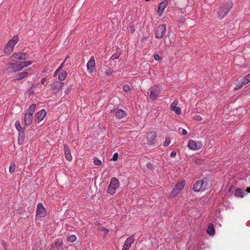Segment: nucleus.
I'll list each match as a JSON object with an SVG mask.
<instances>
[{"label": "nucleus", "instance_id": "nucleus-25", "mask_svg": "<svg viewBox=\"0 0 250 250\" xmlns=\"http://www.w3.org/2000/svg\"><path fill=\"white\" fill-rule=\"evenodd\" d=\"M66 76V72L65 71L63 70L59 74L58 79L61 81H62L65 80Z\"/></svg>", "mask_w": 250, "mask_h": 250}, {"label": "nucleus", "instance_id": "nucleus-41", "mask_svg": "<svg viewBox=\"0 0 250 250\" xmlns=\"http://www.w3.org/2000/svg\"><path fill=\"white\" fill-rule=\"evenodd\" d=\"M118 157V154L117 153H115L112 157V158L111 159V160L113 161H116Z\"/></svg>", "mask_w": 250, "mask_h": 250}, {"label": "nucleus", "instance_id": "nucleus-28", "mask_svg": "<svg viewBox=\"0 0 250 250\" xmlns=\"http://www.w3.org/2000/svg\"><path fill=\"white\" fill-rule=\"evenodd\" d=\"M24 138V132H21L19 134L18 142L19 144H22Z\"/></svg>", "mask_w": 250, "mask_h": 250}, {"label": "nucleus", "instance_id": "nucleus-52", "mask_svg": "<svg viewBox=\"0 0 250 250\" xmlns=\"http://www.w3.org/2000/svg\"><path fill=\"white\" fill-rule=\"evenodd\" d=\"M133 32H134V30H133V29H132V33H133Z\"/></svg>", "mask_w": 250, "mask_h": 250}, {"label": "nucleus", "instance_id": "nucleus-2", "mask_svg": "<svg viewBox=\"0 0 250 250\" xmlns=\"http://www.w3.org/2000/svg\"><path fill=\"white\" fill-rule=\"evenodd\" d=\"M232 5V2L230 1H228L221 5L217 13L218 18L222 19L224 18L229 12Z\"/></svg>", "mask_w": 250, "mask_h": 250}, {"label": "nucleus", "instance_id": "nucleus-11", "mask_svg": "<svg viewBox=\"0 0 250 250\" xmlns=\"http://www.w3.org/2000/svg\"><path fill=\"white\" fill-rule=\"evenodd\" d=\"M86 67L88 72L90 74L95 70V61L94 56L91 57L90 60L87 63Z\"/></svg>", "mask_w": 250, "mask_h": 250}, {"label": "nucleus", "instance_id": "nucleus-48", "mask_svg": "<svg viewBox=\"0 0 250 250\" xmlns=\"http://www.w3.org/2000/svg\"><path fill=\"white\" fill-rule=\"evenodd\" d=\"M46 81V79L45 78H42V80H41V83L42 84H44V83Z\"/></svg>", "mask_w": 250, "mask_h": 250}, {"label": "nucleus", "instance_id": "nucleus-5", "mask_svg": "<svg viewBox=\"0 0 250 250\" xmlns=\"http://www.w3.org/2000/svg\"><path fill=\"white\" fill-rule=\"evenodd\" d=\"M23 69V67L21 65L20 62L17 61L9 63L7 65L6 71L7 73L17 72Z\"/></svg>", "mask_w": 250, "mask_h": 250}, {"label": "nucleus", "instance_id": "nucleus-8", "mask_svg": "<svg viewBox=\"0 0 250 250\" xmlns=\"http://www.w3.org/2000/svg\"><path fill=\"white\" fill-rule=\"evenodd\" d=\"M166 26L165 24L159 25L155 31V37L157 39H162L166 33Z\"/></svg>", "mask_w": 250, "mask_h": 250}, {"label": "nucleus", "instance_id": "nucleus-7", "mask_svg": "<svg viewBox=\"0 0 250 250\" xmlns=\"http://www.w3.org/2000/svg\"><path fill=\"white\" fill-rule=\"evenodd\" d=\"M207 189V182L203 180L197 181L193 187V190L195 192H199L204 191Z\"/></svg>", "mask_w": 250, "mask_h": 250}, {"label": "nucleus", "instance_id": "nucleus-33", "mask_svg": "<svg viewBox=\"0 0 250 250\" xmlns=\"http://www.w3.org/2000/svg\"><path fill=\"white\" fill-rule=\"evenodd\" d=\"M245 84L243 83V82L242 81L241 83H239L237 84L235 87H234V90H238L240 89Z\"/></svg>", "mask_w": 250, "mask_h": 250}, {"label": "nucleus", "instance_id": "nucleus-43", "mask_svg": "<svg viewBox=\"0 0 250 250\" xmlns=\"http://www.w3.org/2000/svg\"><path fill=\"white\" fill-rule=\"evenodd\" d=\"M194 119L196 121H201L202 120V117L199 115H195L194 116Z\"/></svg>", "mask_w": 250, "mask_h": 250}, {"label": "nucleus", "instance_id": "nucleus-12", "mask_svg": "<svg viewBox=\"0 0 250 250\" xmlns=\"http://www.w3.org/2000/svg\"><path fill=\"white\" fill-rule=\"evenodd\" d=\"M135 239L133 236H131L126 239L122 250H128L131 245L134 243Z\"/></svg>", "mask_w": 250, "mask_h": 250}, {"label": "nucleus", "instance_id": "nucleus-54", "mask_svg": "<svg viewBox=\"0 0 250 250\" xmlns=\"http://www.w3.org/2000/svg\"><path fill=\"white\" fill-rule=\"evenodd\" d=\"M130 30H132V28L131 27H130Z\"/></svg>", "mask_w": 250, "mask_h": 250}, {"label": "nucleus", "instance_id": "nucleus-30", "mask_svg": "<svg viewBox=\"0 0 250 250\" xmlns=\"http://www.w3.org/2000/svg\"><path fill=\"white\" fill-rule=\"evenodd\" d=\"M32 61H25V62H20L21 65L22 67H23V68L24 67H26L30 65H31L32 63Z\"/></svg>", "mask_w": 250, "mask_h": 250}, {"label": "nucleus", "instance_id": "nucleus-34", "mask_svg": "<svg viewBox=\"0 0 250 250\" xmlns=\"http://www.w3.org/2000/svg\"><path fill=\"white\" fill-rule=\"evenodd\" d=\"M178 132L179 134L183 135H185L187 134V133H188L186 129H183L182 128H179Z\"/></svg>", "mask_w": 250, "mask_h": 250}, {"label": "nucleus", "instance_id": "nucleus-50", "mask_svg": "<svg viewBox=\"0 0 250 250\" xmlns=\"http://www.w3.org/2000/svg\"><path fill=\"white\" fill-rule=\"evenodd\" d=\"M246 191H247L248 193H250V187L246 189Z\"/></svg>", "mask_w": 250, "mask_h": 250}, {"label": "nucleus", "instance_id": "nucleus-22", "mask_svg": "<svg viewBox=\"0 0 250 250\" xmlns=\"http://www.w3.org/2000/svg\"><path fill=\"white\" fill-rule=\"evenodd\" d=\"M54 245L58 250H63L64 249L63 242L62 240L61 239H57Z\"/></svg>", "mask_w": 250, "mask_h": 250}, {"label": "nucleus", "instance_id": "nucleus-45", "mask_svg": "<svg viewBox=\"0 0 250 250\" xmlns=\"http://www.w3.org/2000/svg\"><path fill=\"white\" fill-rule=\"evenodd\" d=\"M176 155V152L175 151H172L170 153V157L174 158Z\"/></svg>", "mask_w": 250, "mask_h": 250}, {"label": "nucleus", "instance_id": "nucleus-16", "mask_svg": "<svg viewBox=\"0 0 250 250\" xmlns=\"http://www.w3.org/2000/svg\"><path fill=\"white\" fill-rule=\"evenodd\" d=\"M63 83L60 82H54L51 85L52 91L53 93H57L62 87Z\"/></svg>", "mask_w": 250, "mask_h": 250}, {"label": "nucleus", "instance_id": "nucleus-55", "mask_svg": "<svg viewBox=\"0 0 250 250\" xmlns=\"http://www.w3.org/2000/svg\"><path fill=\"white\" fill-rule=\"evenodd\" d=\"M146 0V1H149L150 0Z\"/></svg>", "mask_w": 250, "mask_h": 250}, {"label": "nucleus", "instance_id": "nucleus-14", "mask_svg": "<svg viewBox=\"0 0 250 250\" xmlns=\"http://www.w3.org/2000/svg\"><path fill=\"white\" fill-rule=\"evenodd\" d=\"M178 104V100L175 99L170 105V109L172 111L175 112L176 114L179 115L181 113V109L179 107L177 106Z\"/></svg>", "mask_w": 250, "mask_h": 250}, {"label": "nucleus", "instance_id": "nucleus-3", "mask_svg": "<svg viewBox=\"0 0 250 250\" xmlns=\"http://www.w3.org/2000/svg\"><path fill=\"white\" fill-rule=\"evenodd\" d=\"M185 181H181L178 182L173 188L170 193L168 195V198L172 199L175 198L183 190L185 185Z\"/></svg>", "mask_w": 250, "mask_h": 250}, {"label": "nucleus", "instance_id": "nucleus-53", "mask_svg": "<svg viewBox=\"0 0 250 250\" xmlns=\"http://www.w3.org/2000/svg\"><path fill=\"white\" fill-rule=\"evenodd\" d=\"M130 30H132V28L131 27H130Z\"/></svg>", "mask_w": 250, "mask_h": 250}, {"label": "nucleus", "instance_id": "nucleus-40", "mask_svg": "<svg viewBox=\"0 0 250 250\" xmlns=\"http://www.w3.org/2000/svg\"><path fill=\"white\" fill-rule=\"evenodd\" d=\"M33 250H41L40 244H36L33 248Z\"/></svg>", "mask_w": 250, "mask_h": 250}, {"label": "nucleus", "instance_id": "nucleus-21", "mask_svg": "<svg viewBox=\"0 0 250 250\" xmlns=\"http://www.w3.org/2000/svg\"><path fill=\"white\" fill-rule=\"evenodd\" d=\"M126 115V113L122 109H118L115 113L116 117L119 119H122L125 117Z\"/></svg>", "mask_w": 250, "mask_h": 250}, {"label": "nucleus", "instance_id": "nucleus-26", "mask_svg": "<svg viewBox=\"0 0 250 250\" xmlns=\"http://www.w3.org/2000/svg\"><path fill=\"white\" fill-rule=\"evenodd\" d=\"M234 195L237 197L242 198L244 196L243 190L240 188L236 189L234 193Z\"/></svg>", "mask_w": 250, "mask_h": 250}, {"label": "nucleus", "instance_id": "nucleus-42", "mask_svg": "<svg viewBox=\"0 0 250 250\" xmlns=\"http://www.w3.org/2000/svg\"><path fill=\"white\" fill-rule=\"evenodd\" d=\"M146 166L148 168H149V169H151L153 168V166H152V164L150 162L147 163Z\"/></svg>", "mask_w": 250, "mask_h": 250}, {"label": "nucleus", "instance_id": "nucleus-4", "mask_svg": "<svg viewBox=\"0 0 250 250\" xmlns=\"http://www.w3.org/2000/svg\"><path fill=\"white\" fill-rule=\"evenodd\" d=\"M19 41L17 36H14L6 44L4 48V52L7 54H9L13 50V48Z\"/></svg>", "mask_w": 250, "mask_h": 250}, {"label": "nucleus", "instance_id": "nucleus-29", "mask_svg": "<svg viewBox=\"0 0 250 250\" xmlns=\"http://www.w3.org/2000/svg\"><path fill=\"white\" fill-rule=\"evenodd\" d=\"M242 81L243 82V83L245 85L250 83V74L247 75L245 77H244Z\"/></svg>", "mask_w": 250, "mask_h": 250}, {"label": "nucleus", "instance_id": "nucleus-51", "mask_svg": "<svg viewBox=\"0 0 250 250\" xmlns=\"http://www.w3.org/2000/svg\"><path fill=\"white\" fill-rule=\"evenodd\" d=\"M2 244L5 246V242L4 241H2Z\"/></svg>", "mask_w": 250, "mask_h": 250}, {"label": "nucleus", "instance_id": "nucleus-46", "mask_svg": "<svg viewBox=\"0 0 250 250\" xmlns=\"http://www.w3.org/2000/svg\"><path fill=\"white\" fill-rule=\"evenodd\" d=\"M101 230L104 231L105 234L109 232L108 229H106V228H103L101 229Z\"/></svg>", "mask_w": 250, "mask_h": 250}, {"label": "nucleus", "instance_id": "nucleus-32", "mask_svg": "<svg viewBox=\"0 0 250 250\" xmlns=\"http://www.w3.org/2000/svg\"><path fill=\"white\" fill-rule=\"evenodd\" d=\"M16 169V165L14 163H12L10 164L9 167V172L11 173H13L14 172Z\"/></svg>", "mask_w": 250, "mask_h": 250}, {"label": "nucleus", "instance_id": "nucleus-10", "mask_svg": "<svg viewBox=\"0 0 250 250\" xmlns=\"http://www.w3.org/2000/svg\"><path fill=\"white\" fill-rule=\"evenodd\" d=\"M46 214V211L42 203H39L37 205L36 211V217H43Z\"/></svg>", "mask_w": 250, "mask_h": 250}, {"label": "nucleus", "instance_id": "nucleus-20", "mask_svg": "<svg viewBox=\"0 0 250 250\" xmlns=\"http://www.w3.org/2000/svg\"><path fill=\"white\" fill-rule=\"evenodd\" d=\"M28 74L27 71H23L18 73L16 76V78L13 80V81H20L22 80L24 78L26 77Z\"/></svg>", "mask_w": 250, "mask_h": 250}, {"label": "nucleus", "instance_id": "nucleus-39", "mask_svg": "<svg viewBox=\"0 0 250 250\" xmlns=\"http://www.w3.org/2000/svg\"><path fill=\"white\" fill-rule=\"evenodd\" d=\"M123 89L124 91L128 92V91H130V87L129 85H128V84H125L123 86Z\"/></svg>", "mask_w": 250, "mask_h": 250}, {"label": "nucleus", "instance_id": "nucleus-23", "mask_svg": "<svg viewBox=\"0 0 250 250\" xmlns=\"http://www.w3.org/2000/svg\"><path fill=\"white\" fill-rule=\"evenodd\" d=\"M188 146L190 149L196 150L198 149L196 143L192 140H189L188 144Z\"/></svg>", "mask_w": 250, "mask_h": 250}, {"label": "nucleus", "instance_id": "nucleus-31", "mask_svg": "<svg viewBox=\"0 0 250 250\" xmlns=\"http://www.w3.org/2000/svg\"><path fill=\"white\" fill-rule=\"evenodd\" d=\"M77 239V237L75 235H71L67 237V241L70 242H74Z\"/></svg>", "mask_w": 250, "mask_h": 250}, {"label": "nucleus", "instance_id": "nucleus-47", "mask_svg": "<svg viewBox=\"0 0 250 250\" xmlns=\"http://www.w3.org/2000/svg\"><path fill=\"white\" fill-rule=\"evenodd\" d=\"M66 59H65V60H64V61L62 63H61V64L60 65V66L58 68V69L59 71H60V70L62 69V68L63 67V64H64V62H65V61H66Z\"/></svg>", "mask_w": 250, "mask_h": 250}, {"label": "nucleus", "instance_id": "nucleus-6", "mask_svg": "<svg viewBox=\"0 0 250 250\" xmlns=\"http://www.w3.org/2000/svg\"><path fill=\"white\" fill-rule=\"evenodd\" d=\"M119 185L118 179L115 177L112 178L107 189L108 193L111 195L114 194L116 192V189L119 187Z\"/></svg>", "mask_w": 250, "mask_h": 250}, {"label": "nucleus", "instance_id": "nucleus-19", "mask_svg": "<svg viewBox=\"0 0 250 250\" xmlns=\"http://www.w3.org/2000/svg\"><path fill=\"white\" fill-rule=\"evenodd\" d=\"M63 148L64 150V154L66 159L69 161H71L72 159V157L71 155L70 150L69 147L66 145L64 144L63 145Z\"/></svg>", "mask_w": 250, "mask_h": 250}, {"label": "nucleus", "instance_id": "nucleus-35", "mask_svg": "<svg viewBox=\"0 0 250 250\" xmlns=\"http://www.w3.org/2000/svg\"><path fill=\"white\" fill-rule=\"evenodd\" d=\"M113 72V70L110 68H107L105 70V73L107 76H110V75H112Z\"/></svg>", "mask_w": 250, "mask_h": 250}, {"label": "nucleus", "instance_id": "nucleus-38", "mask_svg": "<svg viewBox=\"0 0 250 250\" xmlns=\"http://www.w3.org/2000/svg\"><path fill=\"white\" fill-rule=\"evenodd\" d=\"M120 56V53L117 52L114 53L113 55H112V56L110 58V59L111 60H115L116 59H118Z\"/></svg>", "mask_w": 250, "mask_h": 250}, {"label": "nucleus", "instance_id": "nucleus-1", "mask_svg": "<svg viewBox=\"0 0 250 250\" xmlns=\"http://www.w3.org/2000/svg\"><path fill=\"white\" fill-rule=\"evenodd\" d=\"M36 104H31L24 114L23 123L24 128L29 126L33 122V114L35 112Z\"/></svg>", "mask_w": 250, "mask_h": 250}, {"label": "nucleus", "instance_id": "nucleus-24", "mask_svg": "<svg viewBox=\"0 0 250 250\" xmlns=\"http://www.w3.org/2000/svg\"><path fill=\"white\" fill-rule=\"evenodd\" d=\"M207 232L208 234L210 236H213L214 235L215 229L213 225L210 224L208 226Z\"/></svg>", "mask_w": 250, "mask_h": 250}, {"label": "nucleus", "instance_id": "nucleus-13", "mask_svg": "<svg viewBox=\"0 0 250 250\" xmlns=\"http://www.w3.org/2000/svg\"><path fill=\"white\" fill-rule=\"evenodd\" d=\"M13 57L18 60H25L29 58V55L26 53L20 52L14 53Z\"/></svg>", "mask_w": 250, "mask_h": 250}, {"label": "nucleus", "instance_id": "nucleus-17", "mask_svg": "<svg viewBox=\"0 0 250 250\" xmlns=\"http://www.w3.org/2000/svg\"><path fill=\"white\" fill-rule=\"evenodd\" d=\"M168 2L167 0L161 1L158 6L157 12L159 16H162L165 8L167 6Z\"/></svg>", "mask_w": 250, "mask_h": 250}, {"label": "nucleus", "instance_id": "nucleus-36", "mask_svg": "<svg viewBox=\"0 0 250 250\" xmlns=\"http://www.w3.org/2000/svg\"><path fill=\"white\" fill-rule=\"evenodd\" d=\"M94 163L96 166H100L102 164L101 161L97 157L94 158Z\"/></svg>", "mask_w": 250, "mask_h": 250}, {"label": "nucleus", "instance_id": "nucleus-44", "mask_svg": "<svg viewBox=\"0 0 250 250\" xmlns=\"http://www.w3.org/2000/svg\"><path fill=\"white\" fill-rule=\"evenodd\" d=\"M154 59L156 61H159L161 60V57L158 54H155L154 56Z\"/></svg>", "mask_w": 250, "mask_h": 250}, {"label": "nucleus", "instance_id": "nucleus-49", "mask_svg": "<svg viewBox=\"0 0 250 250\" xmlns=\"http://www.w3.org/2000/svg\"><path fill=\"white\" fill-rule=\"evenodd\" d=\"M60 71L57 69L54 72V76H56L59 73Z\"/></svg>", "mask_w": 250, "mask_h": 250}, {"label": "nucleus", "instance_id": "nucleus-37", "mask_svg": "<svg viewBox=\"0 0 250 250\" xmlns=\"http://www.w3.org/2000/svg\"><path fill=\"white\" fill-rule=\"evenodd\" d=\"M170 139L169 137H167L166 138L165 142L163 143V146H168L170 143Z\"/></svg>", "mask_w": 250, "mask_h": 250}, {"label": "nucleus", "instance_id": "nucleus-15", "mask_svg": "<svg viewBox=\"0 0 250 250\" xmlns=\"http://www.w3.org/2000/svg\"><path fill=\"white\" fill-rule=\"evenodd\" d=\"M156 133L155 132H148L146 135V139L149 145H153L155 142Z\"/></svg>", "mask_w": 250, "mask_h": 250}, {"label": "nucleus", "instance_id": "nucleus-18", "mask_svg": "<svg viewBox=\"0 0 250 250\" xmlns=\"http://www.w3.org/2000/svg\"><path fill=\"white\" fill-rule=\"evenodd\" d=\"M46 114L45 110L44 109H42L36 114L35 119V121L39 123L44 118Z\"/></svg>", "mask_w": 250, "mask_h": 250}, {"label": "nucleus", "instance_id": "nucleus-27", "mask_svg": "<svg viewBox=\"0 0 250 250\" xmlns=\"http://www.w3.org/2000/svg\"><path fill=\"white\" fill-rule=\"evenodd\" d=\"M15 126L17 130L19 132V133L22 132H24L23 128L21 127V123L19 121H17L15 122Z\"/></svg>", "mask_w": 250, "mask_h": 250}, {"label": "nucleus", "instance_id": "nucleus-9", "mask_svg": "<svg viewBox=\"0 0 250 250\" xmlns=\"http://www.w3.org/2000/svg\"><path fill=\"white\" fill-rule=\"evenodd\" d=\"M149 97L152 100L156 99L160 94L161 90L158 85H153L149 89Z\"/></svg>", "mask_w": 250, "mask_h": 250}]
</instances>
